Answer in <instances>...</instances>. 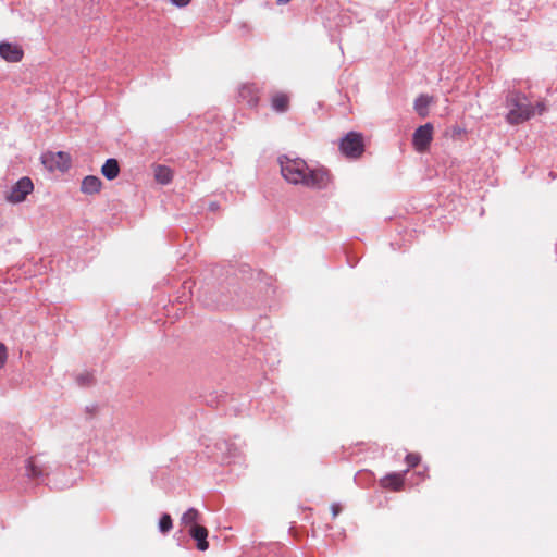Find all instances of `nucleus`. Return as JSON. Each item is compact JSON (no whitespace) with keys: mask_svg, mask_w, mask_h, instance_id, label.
<instances>
[{"mask_svg":"<svg viewBox=\"0 0 557 557\" xmlns=\"http://www.w3.org/2000/svg\"><path fill=\"white\" fill-rule=\"evenodd\" d=\"M506 106L508 108L506 121L511 125L521 124L534 116L535 113L542 114L546 110L544 102H537L536 106L533 107L520 92H511L508 95Z\"/></svg>","mask_w":557,"mask_h":557,"instance_id":"obj_1","label":"nucleus"},{"mask_svg":"<svg viewBox=\"0 0 557 557\" xmlns=\"http://www.w3.org/2000/svg\"><path fill=\"white\" fill-rule=\"evenodd\" d=\"M281 172L283 177L292 184H301L305 181L309 166L301 159L281 158Z\"/></svg>","mask_w":557,"mask_h":557,"instance_id":"obj_2","label":"nucleus"},{"mask_svg":"<svg viewBox=\"0 0 557 557\" xmlns=\"http://www.w3.org/2000/svg\"><path fill=\"white\" fill-rule=\"evenodd\" d=\"M339 147L347 158L357 159L364 151L363 136L360 133L350 132L342 139Z\"/></svg>","mask_w":557,"mask_h":557,"instance_id":"obj_3","label":"nucleus"},{"mask_svg":"<svg viewBox=\"0 0 557 557\" xmlns=\"http://www.w3.org/2000/svg\"><path fill=\"white\" fill-rule=\"evenodd\" d=\"M332 182V176L325 168L308 169L302 183L304 186L314 189L326 188Z\"/></svg>","mask_w":557,"mask_h":557,"instance_id":"obj_4","label":"nucleus"},{"mask_svg":"<svg viewBox=\"0 0 557 557\" xmlns=\"http://www.w3.org/2000/svg\"><path fill=\"white\" fill-rule=\"evenodd\" d=\"M34 189V184L29 177L18 180L5 195V199L11 203H20L24 201L28 194Z\"/></svg>","mask_w":557,"mask_h":557,"instance_id":"obj_5","label":"nucleus"},{"mask_svg":"<svg viewBox=\"0 0 557 557\" xmlns=\"http://www.w3.org/2000/svg\"><path fill=\"white\" fill-rule=\"evenodd\" d=\"M41 161L49 171H67L71 166V157L67 152H48L42 154Z\"/></svg>","mask_w":557,"mask_h":557,"instance_id":"obj_6","label":"nucleus"},{"mask_svg":"<svg viewBox=\"0 0 557 557\" xmlns=\"http://www.w3.org/2000/svg\"><path fill=\"white\" fill-rule=\"evenodd\" d=\"M433 139V125L426 123L422 126H419L412 136V144L414 149L418 152H425Z\"/></svg>","mask_w":557,"mask_h":557,"instance_id":"obj_7","label":"nucleus"},{"mask_svg":"<svg viewBox=\"0 0 557 557\" xmlns=\"http://www.w3.org/2000/svg\"><path fill=\"white\" fill-rule=\"evenodd\" d=\"M23 50L17 45L9 42L0 44V55L8 62H18L23 58Z\"/></svg>","mask_w":557,"mask_h":557,"instance_id":"obj_8","label":"nucleus"},{"mask_svg":"<svg viewBox=\"0 0 557 557\" xmlns=\"http://www.w3.org/2000/svg\"><path fill=\"white\" fill-rule=\"evenodd\" d=\"M408 470H406L404 473H391L384 476L381 480V484L384 488H389L392 491L398 492L401 491L405 484V474Z\"/></svg>","mask_w":557,"mask_h":557,"instance_id":"obj_9","label":"nucleus"},{"mask_svg":"<svg viewBox=\"0 0 557 557\" xmlns=\"http://www.w3.org/2000/svg\"><path fill=\"white\" fill-rule=\"evenodd\" d=\"M189 535L197 541V548L201 552H205L209 548V543L207 541L208 530L202 525H191L189 528Z\"/></svg>","mask_w":557,"mask_h":557,"instance_id":"obj_10","label":"nucleus"},{"mask_svg":"<svg viewBox=\"0 0 557 557\" xmlns=\"http://www.w3.org/2000/svg\"><path fill=\"white\" fill-rule=\"evenodd\" d=\"M290 98L286 92L276 91L271 96V107L275 112L284 113L289 109Z\"/></svg>","mask_w":557,"mask_h":557,"instance_id":"obj_11","label":"nucleus"},{"mask_svg":"<svg viewBox=\"0 0 557 557\" xmlns=\"http://www.w3.org/2000/svg\"><path fill=\"white\" fill-rule=\"evenodd\" d=\"M239 97L243 101H246L250 108H256L259 103L258 90L252 85L243 86L239 90Z\"/></svg>","mask_w":557,"mask_h":557,"instance_id":"obj_12","label":"nucleus"},{"mask_svg":"<svg viewBox=\"0 0 557 557\" xmlns=\"http://www.w3.org/2000/svg\"><path fill=\"white\" fill-rule=\"evenodd\" d=\"M102 187V182L98 176L88 175L86 176L81 185V190L84 194L92 195L98 194Z\"/></svg>","mask_w":557,"mask_h":557,"instance_id":"obj_13","label":"nucleus"},{"mask_svg":"<svg viewBox=\"0 0 557 557\" xmlns=\"http://www.w3.org/2000/svg\"><path fill=\"white\" fill-rule=\"evenodd\" d=\"M102 175L108 180H114L119 176L120 166L115 159H108L101 168Z\"/></svg>","mask_w":557,"mask_h":557,"instance_id":"obj_14","label":"nucleus"},{"mask_svg":"<svg viewBox=\"0 0 557 557\" xmlns=\"http://www.w3.org/2000/svg\"><path fill=\"white\" fill-rule=\"evenodd\" d=\"M433 101L432 97H429L426 95H420L414 100V110L421 117H425L429 114V106Z\"/></svg>","mask_w":557,"mask_h":557,"instance_id":"obj_15","label":"nucleus"},{"mask_svg":"<svg viewBox=\"0 0 557 557\" xmlns=\"http://www.w3.org/2000/svg\"><path fill=\"white\" fill-rule=\"evenodd\" d=\"M27 475L32 479H37L46 475L45 469L36 462L35 457H29L26 461Z\"/></svg>","mask_w":557,"mask_h":557,"instance_id":"obj_16","label":"nucleus"},{"mask_svg":"<svg viewBox=\"0 0 557 557\" xmlns=\"http://www.w3.org/2000/svg\"><path fill=\"white\" fill-rule=\"evenodd\" d=\"M200 512L196 508H189L181 518V524L184 527L199 525Z\"/></svg>","mask_w":557,"mask_h":557,"instance_id":"obj_17","label":"nucleus"},{"mask_svg":"<svg viewBox=\"0 0 557 557\" xmlns=\"http://www.w3.org/2000/svg\"><path fill=\"white\" fill-rule=\"evenodd\" d=\"M173 174L170 168L165 165H157L154 168V178L161 184H168L172 181Z\"/></svg>","mask_w":557,"mask_h":557,"instance_id":"obj_18","label":"nucleus"},{"mask_svg":"<svg viewBox=\"0 0 557 557\" xmlns=\"http://www.w3.org/2000/svg\"><path fill=\"white\" fill-rule=\"evenodd\" d=\"M172 518L169 513H163L159 521V529L162 533H168L172 529Z\"/></svg>","mask_w":557,"mask_h":557,"instance_id":"obj_19","label":"nucleus"},{"mask_svg":"<svg viewBox=\"0 0 557 557\" xmlns=\"http://www.w3.org/2000/svg\"><path fill=\"white\" fill-rule=\"evenodd\" d=\"M421 457L418 454L410 453L406 456V462L408 463L409 468H414L420 462Z\"/></svg>","mask_w":557,"mask_h":557,"instance_id":"obj_20","label":"nucleus"},{"mask_svg":"<svg viewBox=\"0 0 557 557\" xmlns=\"http://www.w3.org/2000/svg\"><path fill=\"white\" fill-rule=\"evenodd\" d=\"M7 357H8L7 347L4 344L0 343V369L2 367H4Z\"/></svg>","mask_w":557,"mask_h":557,"instance_id":"obj_21","label":"nucleus"},{"mask_svg":"<svg viewBox=\"0 0 557 557\" xmlns=\"http://www.w3.org/2000/svg\"><path fill=\"white\" fill-rule=\"evenodd\" d=\"M77 380L82 385H85V384H89L92 381V376L89 373H86V374L79 375Z\"/></svg>","mask_w":557,"mask_h":557,"instance_id":"obj_22","label":"nucleus"},{"mask_svg":"<svg viewBox=\"0 0 557 557\" xmlns=\"http://www.w3.org/2000/svg\"><path fill=\"white\" fill-rule=\"evenodd\" d=\"M191 0H171V2L178 7V8H183V7H186L190 3Z\"/></svg>","mask_w":557,"mask_h":557,"instance_id":"obj_23","label":"nucleus"},{"mask_svg":"<svg viewBox=\"0 0 557 557\" xmlns=\"http://www.w3.org/2000/svg\"><path fill=\"white\" fill-rule=\"evenodd\" d=\"M331 509H332V513H333V517H334V518H335V517L339 513V511H341V507H339V505H337V504H333V505L331 506Z\"/></svg>","mask_w":557,"mask_h":557,"instance_id":"obj_24","label":"nucleus"},{"mask_svg":"<svg viewBox=\"0 0 557 557\" xmlns=\"http://www.w3.org/2000/svg\"><path fill=\"white\" fill-rule=\"evenodd\" d=\"M276 1H277V3H280V4H286V3H288L290 0H276Z\"/></svg>","mask_w":557,"mask_h":557,"instance_id":"obj_25","label":"nucleus"}]
</instances>
